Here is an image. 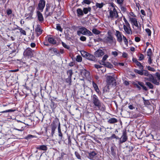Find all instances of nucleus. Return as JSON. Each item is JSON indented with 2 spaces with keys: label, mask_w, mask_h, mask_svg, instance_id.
Wrapping results in <instances>:
<instances>
[{
  "label": "nucleus",
  "mask_w": 160,
  "mask_h": 160,
  "mask_svg": "<svg viewBox=\"0 0 160 160\" xmlns=\"http://www.w3.org/2000/svg\"><path fill=\"white\" fill-rule=\"evenodd\" d=\"M143 75H144L145 76H147L148 77L145 78V79L151 82L154 84L159 85L160 84L159 82L156 79V78H154L153 76L150 74L146 70H144L143 69L142 72Z\"/></svg>",
  "instance_id": "1"
},
{
  "label": "nucleus",
  "mask_w": 160,
  "mask_h": 160,
  "mask_svg": "<svg viewBox=\"0 0 160 160\" xmlns=\"http://www.w3.org/2000/svg\"><path fill=\"white\" fill-rule=\"evenodd\" d=\"M107 16L108 19L114 20L118 18V13L117 9L108 10Z\"/></svg>",
  "instance_id": "2"
},
{
  "label": "nucleus",
  "mask_w": 160,
  "mask_h": 160,
  "mask_svg": "<svg viewBox=\"0 0 160 160\" xmlns=\"http://www.w3.org/2000/svg\"><path fill=\"white\" fill-rule=\"evenodd\" d=\"M55 7L52 4L47 3L45 12V16L46 17L51 16L54 10Z\"/></svg>",
  "instance_id": "3"
},
{
  "label": "nucleus",
  "mask_w": 160,
  "mask_h": 160,
  "mask_svg": "<svg viewBox=\"0 0 160 160\" xmlns=\"http://www.w3.org/2000/svg\"><path fill=\"white\" fill-rule=\"evenodd\" d=\"M77 34L78 36H80L81 34L83 35H87L88 36L92 35V33L88 30L83 27H82L80 28L77 31Z\"/></svg>",
  "instance_id": "4"
},
{
  "label": "nucleus",
  "mask_w": 160,
  "mask_h": 160,
  "mask_svg": "<svg viewBox=\"0 0 160 160\" xmlns=\"http://www.w3.org/2000/svg\"><path fill=\"white\" fill-rule=\"evenodd\" d=\"M107 82L108 88L109 87L116 85L115 80L114 77L108 76L107 78Z\"/></svg>",
  "instance_id": "5"
},
{
  "label": "nucleus",
  "mask_w": 160,
  "mask_h": 160,
  "mask_svg": "<svg viewBox=\"0 0 160 160\" xmlns=\"http://www.w3.org/2000/svg\"><path fill=\"white\" fill-rule=\"evenodd\" d=\"M99 156L101 157L97 152L93 150L88 153V158L91 160H96Z\"/></svg>",
  "instance_id": "6"
},
{
  "label": "nucleus",
  "mask_w": 160,
  "mask_h": 160,
  "mask_svg": "<svg viewBox=\"0 0 160 160\" xmlns=\"http://www.w3.org/2000/svg\"><path fill=\"white\" fill-rule=\"evenodd\" d=\"M59 120L58 118H55L52 123L50 126L51 129V134L53 136L55 133V131L56 129L57 125L59 123Z\"/></svg>",
  "instance_id": "7"
},
{
  "label": "nucleus",
  "mask_w": 160,
  "mask_h": 160,
  "mask_svg": "<svg viewBox=\"0 0 160 160\" xmlns=\"http://www.w3.org/2000/svg\"><path fill=\"white\" fill-rule=\"evenodd\" d=\"M130 21L132 24L137 28V29L138 31H141V24H140L139 25H138V22L136 18H135L130 17Z\"/></svg>",
  "instance_id": "8"
},
{
  "label": "nucleus",
  "mask_w": 160,
  "mask_h": 160,
  "mask_svg": "<svg viewBox=\"0 0 160 160\" xmlns=\"http://www.w3.org/2000/svg\"><path fill=\"white\" fill-rule=\"evenodd\" d=\"M34 51L30 48H27L24 51L23 55L24 56L31 58L33 56V52Z\"/></svg>",
  "instance_id": "9"
},
{
  "label": "nucleus",
  "mask_w": 160,
  "mask_h": 160,
  "mask_svg": "<svg viewBox=\"0 0 160 160\" xmlns=\"http://www.w3.org/2000/svg\"><path fill=\"white\" fill-rule=\"evenodd\" d=\"M45 5V0H40L39 1L37 9L40 11L41 12H42L44 8Z\"/></svg>",
  "instance_id": "10"
},
{
  "label": "nucleus",
  "mask_w": 160,
  "mask_h": 160,
  "mask_svg": "<svg viewBox=\"0 0 160 160\" xmlns=\"http://www.w3.org/2000/svg\"><path fill=\"white\" fill-rule=\"evenodd\" d=\"M105 41L107 43L111 44L113 43H115L116 42L115 38L111 35L110 34H109L108 36L106 38Z\"/></svg>",
  "instance_id": "11"
},
{
  "label": "nucleus",
  "mask_w": 160,
  "mask_h": 160,
  "mask_svg": "<svg viewBox=\"0 0 160 160\" xmlns=\"http://www.w3.org/2000/svg\"><path fill=\"white\" fill-rule=\"evenodd\" d=\"M67 73L68 75V78L66 79V81L67 83H68L69 85H71L72 82L71 78L73 74L72 71V70H69L67 71Z\"/></svg>",
  "instance_id": "12"
},
{
  "label": "nucleus",
  "mask_w": 160,
  "mask_h": 160,
  "mask_svg": "<svg viewBox=\"0 0 160 160\" xmlns=\"http://www.w3.org/2000/svg\"><path fill=\"white\" fill-rule=\"evenodd\" d=\"M123 28L125 32L128 34L132 33V31L130 25H123Z\"/></svg>",
  "instance_id": "13"
},
{
  "label": "nucleus",
  "mask_w": 160,
  "mask_h": 160,
  "mask_svg": "<svg viewBox=\"0 0 160 160\" xmlns=\"http://www.w3.org/2000/svg\"><path fill=\"white\" fill-rule=\"evenodd\" d=\"M92 101L93 103L95 106H96L100 102L98 98L95 94L93 95L92 96Z\"/></svg>",
  "instance_id": "14"
},
{
  "label": "nucleus",
  "mask_w": 160,
  "mask_h": 160,
  "mask_svg": "<svg viewBox=\"0 0 160 160\" xmlns=\"http://www.w3.org/2000/svg\"><path fill=\"white\" fill-rule=\"evenodd\" d=\"M37 16L39 21L42 23L44 20V18L42 14L39 10L37 11L36 12Z\"/></svg>",
  "instance_id": "15"
},
{
  "label": "nucleus",
  "mask_w": 160,
  "mask_h": 160,
  "mask_svg": "<svg viewBox=\"0 0 160 160\" xmlns=\"http://www.w3.org/2000/svg\"><path fill=\"white\" fill-rule=\"evenodd\" d=\"M115 35L117 38V40L119 42H121L122 41V36L121 33L118 31H116Z\"/></svg>",
  "instance_id": "16"
},
{
  "label": "nucleus",
  "mask_w": 160,
  "mask_h": 160,
  "mask_svg": "<svg viewBox=\"0 0 160 160\" xmlns=\"http://www.w3.org/2000/svg\"><path fill=\"white\" fill-rule=\"evenodd\" d=\"M127 139L128 137L127 136L126 132H124L122 133L121 137L120 138L119 142L121 143H122L126 142Z\"/></svg>",
  "instance_id": "17"
},
{
  "label": "nucleus",
  "mask_w": 160,
  "mask_h": 160,
  "mask_svg": "<svg viewBox=\"0 0 160 160\" xmlns=\"http://www.w3.org/2000/svg\"><path fill=\"white\" fill-rule=\"evenodd\" d=\"M104 54V52L102 50L98 49L95 52L94 55L96 57H99L102 56Z\"/></svg>",
  "instance_id": "18"
},
{
  "label": "nucleus",
  "mask_w": 160,
  "mask_h": 160,
  "mask_svg": "<svg viewBox=\"0 0 160 160\" xmlns=\"http://www.w3.org/2000/svg\"><path fill=\"white\" fill-rule=\"evenodd\" d=\"M35 31L37 33L38 36L40 35L42 33V31L40 25H37L35 28Z\"/></svg>",
  "instance_id": "19"
},
{
  "label": "nucleus",
  "mask_w": 160,
  "mask_h": 160,
  "mask_svg": "<svg viewBox=\"0 0 160 160\" xmlns=\"http://www.w3.org/2000/svg\"><path fill=\"white\" fill-rule=\"evenodd\" d=\"M96 107H98V109L101 111H104L105 110V106L101 102Z\"/></svg>",
  "instance_id": "20"
},
{
  "label": "nucleus",
  "mask_w": 160,
  "mask_h": 160,
  "mask_svg": "<svg viewBox=\"0 0 160 160\" xmlns=\"http://www.w3.org/2000/svg\"><path fill=\"white\" fill-rule=\"evenodd\" d=\"M37 149L40 150H43L46 151L47 149L48 148L47 146L45 145H39L37 147Z\"/></svg>",
  "instance_id": "21"
},
{
  "label": "nucleus",
  "mask_w": 160,
  "mask_h": 160,
  "mask_svg": "<svg viewBox=\"0 0 160 160\" xmlns=\"http://www.w3.org/2000/svg\"><path fill=\"white\" fill-rule=\"evenodd\" d=\"M129 116L132 118H136L139 116L140 114L134 113L133 114L132 112H130Z\"/></svg>",
  "instance_id": "22"
},
{
  "label": "nucleus",
  "mask_w": 160,
  "mask_h": 160,
  "mask_svg": "<svg viewBox=\"0 0 160 160\" xmlns=\"http://www.w3.org/2000/svg\"><path fill=\"white\" fill-rule=\"evenodd\" d=\"M101 65H103L107 68H113V65L109 62H105L103 63V64H101Z\"/></svg>",
  "instance_id": "23"
},
{
  "label": "nucleus",
  "mask_w": 160,
  "mask_h": 160,
  "mask_svg": "<svg viewBox=\"0 0 160 160\" xmlns=\"http://www.w3.org/2000/svg\"><path fill=\"white\" fill-rule=\"evenodd\" d=\"M117 122V119L115 118H111L108 121V123L110 124H113Z\"/></svg>",
  "instance_id": "24"
},
{
  "label": "nucleus",
  "mask_w": 160,
  "mask_h": 160,
  "mask_svg": "<svg viewBox=\"0 0 160 160\" xmlns=\"http://www.w3.org/2000/svg\"><path fill=\"white\" fill-rule=\"evenodd\" d=\"M48 40L49 42L53 44H55L56 43V40L53 37H48Z\"/></svg>",
  "instance_id": "25"
},
{
  "label": "nucleus",
  "mask_w": 160,
  "mask_h": 160,
  "mask_svg": "<svg viewBox=\"0 0 160 160\" xmlns=\"http://www.w3.org/2000/svg\"><path fill=\"white\" fill-rule=\"evenodd\" d=\"M77 13L78 16L79 17L80 16H82L83 15V11L80 8H78L77 10Z\"/></svg>",
  "instance_id": "26"
},
{
  "label": "nucleus",
  "mask_w": 160,
  "mask_h": 160,
  "mask_svg": "<svg viewBox=\"0 0 160 160\" xmlns=\"http://www.w3.org/2000/svg\"><path fill=\"white\" fill-rule=\"evenodd\" d=\"M91 10V8L90 7L88 8H83V14H87L88 12H90Z\"/></svg>",
  "instance_id": "27"
},
{
  "label": "nucleus",
  "mask_w": 160,
  "mask_h": 160,
  "mask_svg": "<svg viewBox=\"0 0 160 160\" xmlns=\"http://www.w3.org/2000/svg\"><path fill=\"white\" fill-rule=\"evenodd\" d=\"M108 55L107 54L105 55L102 59V60L99 62V63L101 64H103V63L105 62V61L108 58Z\"/></svg>",
  "instance_id": "28"
},
{
  "label": "nucleus",
  "mask_w": 160,
  "mask_h": 160,
  "mask_svg": "<svg viewBox=\"0 0 160 160\" xmlns=\"http://www.w3.org/2000/svg\"><path fill=\"white\" fill-rule=\"evenodd\" d=\"M35 7L34 6H30L28 8V10L30 13H31V15L33 14V12L35 10Z\"/></svg>",
  "instance_id": "29"
},
{
  "label": "nucleus",
  "mask_w": 160,
  "mask_h": 160,
  "mask_svg": "<svg viewBox=\"0 0 160 160\" xmlns=\"http://www.w3.org/2000/svg\"><path fill=\"white\" fill-rule=\"evenodd\" d=\"M51 103H50V106L52 110L54 109L57 107V104L55 103L52 100H51Z\"/></svg>",
  "instance_id": "30"
},
{
  "label": "nucleus",
  "mask_w": 160,
  "mask_h": 160,
  "mask_svg": "<svg viewBox=\"0 0 160 160\" xmlns=\"http://www.w3.org/2000/svg\"><path fill=\"white\" fill-rule=\"evenodd\" d=\"M110 7L108 8V10L116 9V8H117L116 6L113 2L110 3Z\"/></svg>",
  "instance_id": "31"
},
{
  "label": "nucleus",
  "mask_w": 160,
  "mask_h": 160,
  "mask_svg": "<svg viewBox=\"0 0 160 160\" xmlns=\"http://www.w3.org/2000/svg\"><path fill=\"white\" fill-rule=\"evenodd\" d=\"M137 82L138 83V84L141 87L142 89L144 90L145 91H147V88H146V87H145L144 84V83L143 82H140L139 81H137Z\"/></svg>",
  "instance_id": "32"
},
{
  "label": "nucleus",
  "mask_w": 160,
  "mask_h": 160,
  "mask_svg": "<svg viewBox=\"0 0 160 160\" xmlns=\"http://www.w3.org/2000/svg\"><path fill=\"white\" fill-rule=\"evenodd\" d=\"M137 82L138 83V84L141 87L142 89L144 90L145 91H147V88H146V87H145L144 84V83L143 82H140L139 81H137Z\"/></svg>",
  "instance_id": "33"
},
{
  "label": "nucleus",
  "mask_w": 160,
  "mask_h": 160,
  "mask_svg": "<svg viewBox=\"0 0 160 160\" xmlns=\"http://www.w3.org/2000/svg\"><path fill=\"white\" fill-rule=\"evenodd\" d=\"M142 70L143 69H141V70H139L136 69H135L134 70V71L136 73H137L140 75H143V73L142 72Z\"/></svg>",
  "instance_id": "34"
},
{
  "label": "nucleus",
  "mask_w": 160,
  "mask_h": 160,
  "mask_svg": "<svg viewBox=\"0 0 160 160\" xmlns=\"http://www.w3.org/2000/svg\"><path fill=\"white\" fill-rule=\"evenodd\" d=\"M87 59L91 61H94L95 60V58L93 55L89 54V55L87 57Z\"/></svg>",
  "instance_id": "35"
},
{
  "label": "nucleus",
  "mask_w": 160,
  "mask_h": 160,
  "mask_svg": "<svg viewBox=\"0 0 160 160\" xmlns=\"http://www.w3.org/2000/svg\"><path fill=\"white\" fill-rule=\"evenodd\" d=\"M92 85L96 91L98 93L99 92V90L97 85L93 82H92Z\"/></svg>",
  "instance_id": "36"
},
{
  "label": "nucleus",
  "mask_w": 160,
  "mask_h": 160,
  "mask_svg": "<svg viewBox=\"0 0 160 160\" xmlns=\"http://www.w3.org/2000/svg\"><path fill=\"white\" fill-rule=\"evenodd\" d=\"M136 64L138 67L140 69H143V66L141 63L138 61H136Z\"/></svg>",
  "instance_id": "37"
},
{
  "label": "nucleus",
  "mask_w": 160,
  "mask_h": 160,
  "mask_svg": "<svg viewBox=\"0 0 160 160\" xmlns=\"http://www.w3.org/2000/svg\"><path fill=\"white\" fill-rule=\"evenodd\" d=\"M50 50H51L53 52V53H54L56 55H58V54H59V51L57 50V49L56 48H52L50 49Z\"/></svg>",
  "instance_id": "38"
},
{
  "label": "nucleus",
  "mask_w": 160,
  "mask_h": 160,
  "mask_svg": "<svg viewBox=\"0 0 160 160\" xmlns=\"http://www.w3.org/2000/svg\"><path fill=\"white\" fill-rule=\"evenodd\" d=\"M124 0H116V2L120 6H122L124 3Z\"/></svg>",
  "instance_id": "39"
},
{
  "label": "nucleus",
  "mask_w": 160,
  "mask_h": 160,
  "mask_svg": "<svg viewBox=\"0 0 160 160\" xmlns=\"http://www.w3.org/2000/svg\"><path fill=\"white\" fill-rule=\"evenodd\" d=\"M89 53L85 51H82L81 52V54L83 56L86 58L89 55Z\"/></svg>",
  "instance_id": "40"
},
{
  "label": "nucleus",
  "mask_w": 160,
  "mask_h": 160,
  "mask_svg": "<svg viewBox=\"0 0 160 160\" xmlns=\"http://www.w3.org/2000/svg\"><path fill=\"white\" fill-rule=\"evenodd\" d=\"M92 31L94 34L96 35H98L101 32L96 28L93 29Z\"/></svg>",
  "instance_id": "41"
},
{
  "label": "nucleus",
  "mask_w": 160,
  "mask_h": 160,
  "mask_svg": "<svg viewBox=\"0 0 160 160\" xmlns=\"http://www.w3.org/2000/svg\"><path fill=\"white\" fill-rule=\"evenodd\" d=\"M104 4L103 3H96V6L97 8H102Z\"/></svg>",
  "instance_id": "42"
},
{
  "label": "nucleus",
  "mask_w": 160,
  "mask_h": 160,
  "mask_svg": "<svg viewBox=\"0 0 160 160\" xmlns=\"http://www.w3.org/2000/svg\"><path fill=\"white\" fill-rule=\"evenodd\" d=\"M94 66L98 70H101L103 72V70L101 69V68L103 67L102 66L95 64L94 65Z\"/></svg>",
  "instance_id": "43"
},
{
  "label": "nucleus",
  "mask_w": 160,
  "mask_h": 160,
  "mask_svg": "<svg viewBox=\"0 0 160 160\" xmlns=\"http://www.w3.org/2000/svg\"><path fill=\"white\" fill-rule=\"evenodd\" d=\"M147 54L148 56L149 57H151L152 55V50L151 48H149L148 49L147 51Z\"/></svg>",
  "instance_id": "44"
},
{
  "label": "nucleus",
  "mask_w": 160,
  "mask_h": 160,
  "mask_svg": "<svg viewBox=\"0 0 160 160\" xmlns=\"http://www.w3.org/2000/svg\"><path fill=\"white\" fill-rule=\"evenodd\" d=\"M76 60L78 62H81L82 61V58L80 55H78L76 57Z\"/></svg>",
  "instance_id": "45"
},
{
  "label": "nucleus",
  "mask_w": 160,
  "mask_h": 160,
  "mask_svg": "<svg viewBox=\"0 0 160 160\" xmlns=\"http://www.w3.org/2000/svg\"><path fill=\"white\" fill-rule=\"evenodd\" d=\"M31 13H30V12H29L28 14L27 13V14H25V15L26 17H27L26 18V19H32V16L33 15H31Z\"/></svg>",
  "instance_id": "46"
},
{
  "label": "nucleus",
  "mask_w": 160,
  "mask_h": 160,
  "mask_svg": "<svg viewBox=\"0 0 160 160\" xmlns=\"http://www.w3.org/2000/svg\"><path fill=\"white\" fill-rule=\"evenodd\" d=\"M146 84L147 85L150 89H152L153 88V85L150 82H146Z\"/></svg>",
  "instance_id": "47"
},
{
  "label": "nucleus",
  "mask_w": 160,
  "mask_h": 160,
  "mask_svg": "<svg viewBox=\"0 0 160 160\" xmlns=\"http://www.w3.org/2000/svg\"><path fill=\"white\" fill-rule=\"evenodd\" d=\"M56 28L58 30L60 31L61 32H62V29L61 28L60 25L59 24H57L56 26Z\"/></svg>",
  "instance_id": "48"
},
{
  "label": "nucleus",
  "mask_w": 160,
  "mask_h": 160,
  "mask_svg": "<svg viewBox=\"0 0 160 160\" xmlns=\"http://www.w3.org/2000/svg\"><path fill=\"white\" fill-rule=\"evenodd\" d=\"M91 3V1L89 0H83L82 3V4H89Z\"/></svg>",
  "instance_id": "49"
},
{
  "label": "nucleus",
  "mask_w": 160,
  "mask_h": 160,
  "mask_svg": "<svg viewBox=\"0 0 160 160\" xmlns=\"http://www.w3.org/2000/svg\"><path fill=\"white\" fill-rule=\"evenodd\" d=\"M75 154L76 157L78 159L80 160L81 159V156L78 152H75Z\"/></svg>",
  "instance_id": "50"
},
{
  "label": "nucleus",
  "mask_w": 160,
  "mask_h": 160,
  "mask_svg": "<svg viewBox=\"0 0 160 160\" xmlns=\"http://www.w3.org/2000/svg\"><path fill=\"white\" fill-rule=\"evenodd\" d=\"M123 41L124 42L125 44L127 46H128V39L126 38V37H125L124 36H123Z\"/></svg>",
  "instance_id": "51"
},
{
  "label": "nucleus",
  "mask_w": 160,
  "mask_h": 160,
  "mask_svg": "<svg viewBox=\"0 0 160 160\" xmlns=\"http://www.w3.org/2000/svg\"><path fill=\"white\" fill-rule=\"evenodd\" d=\"M19 30L21 34H22L24 35H26L25 31L23 30V29L22 28H19Z\"/></svg>",
  "instance_id": "52"
},
{
  "label": "nucleus",
  "mask_w": 160,
  "mask_h": 160,
  "mask_svg": "<svg viewBox=\"0 0 160 160\" xmlns=\"http://www.w3.org/2000/svg\"><path fill=\"white\" fill-rule=\"evenodd\" d=\"M12 13V11L10 9H8L6 10V13L8 15H9Z\"/></svg>",
  "instance_id": "53"
},
{
  "label": "nucleus",
  "mask_w": 160,
  "mask_h": 160,
  "mask_svg": "<svg viewBox=\"0 0 160 160\" xmlns=\"http://www.w3.org/2000/svg\"><path fill=\"white\" fill-rule=\"evenodd\" d=\"M145 31L148 34V36H151V32L149 28H146L145 29Z\"/></svg>",
  "instance_id": "54"
},
{
  "label": "nucleus",
  "mask_w": 160,
  "mask_h": 160,
  "mask_svg": "<svg viewBox=\"0 0 160 160\" xmlns=\"http://www.w3.org/2000/svg\"><path fill=\"white\" fill-rule=\"evenodd\" d=\"M133 85L136 88H137L139 90H140L141 89V87L139 86V85L138 84V83H136L135 82H134L133 83Z\"/></svg>",
  "instance_id": "55"
},
{
  "label": "nucleus",
  "mask_w": 160,
  "mask_h": 160,
  "mask_svg": "<svg viewBox=\"0 0 160 160\" xmlns=\"http://www.w3.org/2000/svg\"><path fill=\"white\" fill-rule=\"evenodd\" d=\"M155 76L158 79V80L160 81V74L158 72H156L155 74Z\"/></svg>",
  "instance_id": "56"
},
{
  "label": "nucleus",
  "mask_w": 160,
  "mask_h": 160,
  "mask_svg": "<svg viewBox=\"0 0 160 160\" xmlns=\"http://www.w3.org/2000/svg\"><path fill=\"white\" fill-rule=\"evenodd\" d=\"M111 154H112L113 156H115L116 155V153L114 151V149L113 147H111Z\"/></svg>",
  "instance_id": "57"
},
{
  "label": "nucleus",
  "mask_w": 160,
  "mask_h": 160,
  "mask_svg": "<svg viewBox=\"0 0 160 160\" xmlns=\"http://www.w3.org/2000/svg\"><path fill=\"white\" fill-rule=\"evenodd\" d=\"M144 57L143 54H140L139 56V60L140 61L144 59Z\"/></svg>",
  "instance_id": "58"
},
{
  "label": "nucleus",
  "mask_w": 160,
  "mask_h": 160,
  "mask_svg": "<svg viewBox=\"0 0 160 160\" xmlns=\"http://www.w3.org/2000/svg\"><path fill=\"white\" fill-rule=\"evenodd\" d=\"M147 69L148 70L152 72H155V70L154 69V68H152L150 66H148L147 67Z\"/></svg>",
  "instance_id": "59"
},
{
  "label": "nucleus",
  "mask_w": 160,
  "mask_h": 160,
  "mask_svg": "<svg viewBox=\"0 0 160 160\" xmlns=\"http://www.w3.org/2000/svg\"><path fill=\"white\" fill-rule=\"evenodd\" d=\"M128 108L130 110H133L135 108L132 104H128Z\"/></svg>",
  "instance_id": "60"
},
{
  "label": "nucleus",
  "mask_w": 160,
  "mask_h": 160,
  "mask_svg": "<svg viewBox=\"0 0 160 160\" xmlns=\"http://www.w3.org/2000/svg\"><path fill=\"white\" fill-rule=\"evenodd\" d=\"M120 9L122 12H125L126 11L127 9L125 7H123L122 6H120Z\"/></svg>",
  "instance_id": "61"
},
{
  "label": "nucleus",
  "mask_w": 160,
  "mask_h": 160,
  "mask_svg": "<svg viewBox=\"0 0 160 160\" xmlns=\"http://www.w3.org/2000/svg\"><path fill=\"white\" fill-rule=\"evenodd\" d=\"M62 45L63 46L66 48L69 49V47L65 43H64L63 42H62Z\"/></svg>",
  "instance_id": "62"
},
{
  "label": "nucleus",
  "mask_w": 160,
  "mask_h": 160,
  "mask_svg": "<svg viewBox=\"0 0 160 160\" xmlns=\"http://www.w3.org/2000/svg\"><path fill=\"white\" fill-rule=\"evenodd\" d=\"M80 39L81 41H85L86 40V38L85 36H82L80 37Z\"/></svg>",
  "instance_id": "63"
},
{
  "label": "nucleus",
  "mask_w": 160,
  "mask_h": 160,
  "mask_svg": "<svg viewBox=\"0 0 160 160\" xmlns=\"http://www.w3.org/2000/svg\"><path fill=\"white\" fill-rule=\"evenodd\" d=\"M129 16L130 17H132L133 18L135 17H136V15H135L134 13L132 12H129Z\"/></svg>",
  "instance_id": "64"
}]
</instances>
